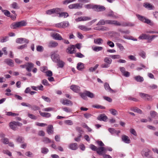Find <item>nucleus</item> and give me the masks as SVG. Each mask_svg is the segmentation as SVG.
<instances>
[{
    "label": "nucleus",
    "mask_w": 158,
    "mask_h": 158,
    "mask_svg": "<svg viewBox=\"0 0 158 158\" xmlns=\"http://www.w3.org/2000/svg\"><path fill=\"white\" fill-rule=\"evenodd\" d=\"M116 45L121 51H123L124 50L125 48L121 44L117 43L116 44Z\"/></svg>",
    "instance_id": "45"
},
{
    "label": "nucleus",
    "mask_w": 158,
    "mask_h": 158,
    "mask_svg": "<svg viewBox=\"0 0 158 158\" xmlns=\"http://www.w3.org/2000/svg\"><path fill=\"white\" fill-rule=\"evenodd\" d=\"M86 95L87 97L90 98H93L95 97V94L92 93L88 91H86Z\"/></svg>",
    "instance_id": "38"
},
{
    "label": "nucleus",
    "mask_w": 158,
    "mask_h": 158,
    "mask_svg": "<svg viewBox=\"0 0 158 158\" xmlns=\"http://www.w3.org/2000/svg\"><path fill=\"white\" fill-rule=\"evenodd\" d=\"M91 19V18L89 17L81 16L76 19V21L77 22H79L81 21H85L87 20H89Z\"/></svg>",
    "instance_id": "12"
},
{
    "label": "nucleus",
    "mask_w": 158,
    "mask_h": 158,
    "mask_svg": "<svg viewBox=\"0 0 158 158\" xmlns=\"http://www.w3.org/2000/svg\"><path fill=\"white\" fill-rule=\"evenodd\" d=\"M139 94L141 98H143L144 99L148 101H152V97L151 96L142 93H139Z\"/></svg>",
    "instance_id": "4"
},
{
    "label": "nucleus",
    "mask_w": 158,
    "mask_h": 158,
    "mask_svg": "<svg viewBox=\"0 0 158 158\" xmlns=\"http://www.w3.org/2000/svg\"><path fill=\"white\" fill-rule=\"evenodd\" d=\"M78 28L81 30L83 31H89L91 30V28L87 27L84 25H80L78 26Z\"/></svg>",
    "instance_id": "32"
},
{
    "label": "nucleus",
    "mask_w": 158,
    "mask_h": 158,
    "mask_svg": "<svg viewBox=\"0 0 158 158\" xmlns=\"http://www.w3.org/2000/svg\"><path fill=\"white\" fill-rule=\"evenodd\" d=\"M51 58L52 60L55 62H57L59 60V55L57 54L54 53L51 56Z\"/></svg>",
    "instance_id": "14"
},
{
    "label": "nucleus",
    "mask_w": 158,
    "mask_h": 158,
    "mask_svg": "<svg viewBox=\"0 0 158 158\" xmlns=\"http://www.w3.org/2000/svg\"><path fill=\"white\" fill-rule=\"evenodd\" d=\"M122 141L127 143H131V140L129 137L125 135H123L122 137Z\"/></svg>",
    "instance_id": "15"
},
{
    "label": "nucleus",
    "mask_w": 158,
    "mask_h": 158,
    "mask_svg": "<svg viewBox=\"0 0 158 158\" xmlns=\"http://www.w3.org/2000/svg\"><path fill=\"white\" fill-rule=\"evenodd\" d=\"M157 37V35H153L150 36L149 35H148V39H147L148 42L149 43L151 42L154 38Z\"/></svg>",
    "instance_id": "41"
},
{
    "label": "nucleus",
    "mask_w": 158,
    "mask_h": 158,
    "mask_svg": "<svg viewBox=\"0 0 158 158\" xmlns=\"http://www.w3.org/2000/svg\"><path fill=\"white\" fill-rule=\"evenodd\" d=\"M69 7L70 9H78L82 7V4L79 3L72 4L69 6Z\"/></svg>",
    "instance_id": "6"
},
{
    "label": "nucleus",
    "mask_w": 158,
    "mask_h": 158,
    "mask_svg": "<svg viewBox=\"0 0 158 158\" xmlns=\"http://www.w3.org/2000/svg\"><path fill=\"white\" fill-rule=\"evenodd\" d=\"M108 16L111 17L115 19H117L118 17L114 15V12L112 10L110 11L107 15Z\"/></svg>",
    "instance_id": "36"
},
{
    "label": "nucleus",
    "mask_w": 158,
    "mask_h": 158,
    "mask_svg": "<svg viewBox=\"0 0 158 158\" xmlns=\"http://www.w3.org/2000/svg\"><path fill=\"white\" fill-rule=\"evenodd\" d=\"M134 79L137 82H142L144 81V79L142 77L139 75L135 76L134 77Z\"/></svg>",
    "instance_id": "30"
},
{
    "label": "nucleus",
    "mask_w": 158,
    "mask_h": 158,
    "mask_svg": "<svg viewBox=\"0 0 158 158\" xmlns=\"http://www.w3.org/2000/svg\"><path fill=\"white\" fill-rule=\"evenodd\" d=\"M62 28H64L69 26V24L68 21H64L62 22Z\"/></svg>",
    "instance_id": "48"
},
{
    "label": "nucleus",
    "mask_w": 158,
    "mask_h": 158,
    "mask_svg": "<svg viewBox=\"0 0 158 158\" xmlns=\"http://www.w3.org/2000/svg\"><path fill=\"white\" fill-rule=\"evenodd\" d=\"M110 56L113 59H119L121 58V56L119 55H110Z\"/></svg>",
    "instance_id": "55"
},
{
    "label": "nucleus",
    "mask_w": 158,
    "mask_h": 158,
    "mask_svg": "<svg viewBox=\"0 0 158 158\" xmlns=\"http://www.w3.org/2000/svg\"><path fill=\"white\" fill-rule=\"evenodd\" d=\"M84 68V64L81 62H79L77 64V68L79 71H82Z\"/></svg>",
    "instance_id": "28"
},
{
    "label": "nucleus",
    "mask_w": 158,
    "mask_h": 158,
    "mask_svg": "<svg viewBox=\"0 0 158 158\" xmlns=\"http://www.w3.org/2000/svg\"><path fill=\"white\" fill-rule=\"evenodd\" d=\"M27 23L25 21L22 20L20 22L12 23L10 25V27L12 29H15L18 28L25 26L27 25Z\"/></svg>",
    "instance_id": "1"
},
{
    "label": "nucleus",
    "mask_w": 158,
    "mask_h": 158,
    "mask_svg": "<svg viewBox=\"0 0 158 158\" xmlns=\"http://www.w3.org/2000/svg\"><path fill=\"white\" fill-rule=\"evenodd\" d=\"M148 35L145 34H142L139 37V40H147Z\"/></svg>",
    "instance_id": "37"
},
{
    "label": "nucleus",
    "mask_w": 158,
    "mask_h": 158,
    "mask_svg": "<svg viewBox=\"0 0 158 158\" xmlns=\"http://www.w3.org/2000/svg\"><path fill=\"white\" fill-rule=\"evenodd\" d=\"M57 14H59V17H64L65 18L69 16L68 14L66 12H59Z\"/></svg>",
    "instance_id": "31"
},
{
    "label": "nucleus",
    "mask_w": 158,
    "mask_h": 158,
    "mask_svg": "<svg viewBox=\"0 0 158 158\" xmlns=\"http://www.w3.org/2000/svg\"><path fill=\"white\" fill-rule=\"evenodd\" d=\"M103 42V40L101 38H98L94 39V43L98 45L102 44Z\"/></svg>",
    "instance_id": "23"
},
{
    "label": "nucleus",
    "mask_w": 158,
    "mask_h": 158,
    "mask_svg": "<svg viewBox=\"0 0 158 158\" xmlns=\"http://www.w3.org/2000/svg\"><path fill=\"white\" fill-rule=\"evenodd\" d=\"M70 88L75 92H77L79 91L80 87L75 85H72L70 86Z\"/></svg>",
    "instance_id": "24"
},
{
    "label": "nucleus",
    "mask_w": 158,
    "mask_h": 158,
    "mask_svg": "<svg viewBox=\"0 0 158 158\" xmlns=\"http://www.w3.org/2000/svg\"><path fill=\"white\" fill-rule=\"evenodd\" d=\"M68 52L72 54L75 53L76 51H75V46L74 45H72L69 47L67 49Z\"/></svg>",
    "instance_id": "13"
},
{
    "label": "nucleus",
    "mask_w": 158,
    "mask_h": 158,
    "mask_svg": "<svg viewBox=\"0 0 158 158\" xmlns=\"http://www.w3.org/2000/svg\"><path fill=\"white\" fill-rule=\"evenodd\" d=\"M34 64L31 62H28L27 63V66L26 67V70L28 72H31V69L33 67Z\"/></svg>",
    "instance_id": "20"
},
{
    "label": "nucleus",
    "mask_w": 158,
    "mask_h": 158,
    "mask_svg": "<svg viewBox=\"0 0 158 158\" xmlns=\"http://www.w3.org/2000/svg\"><path fill=\"white\" fill-rule=\"evenodd\" d=\"M11 6L12 8L15 9H18L19 8L18 5L17 3L16 2H13L11 4Z\"/></svg>",
    "instance_id": "51"
},
{
    "label": "nucleus",
    "mask_w": 158,
    "mask_h": 158,
    "mask_svg": "<svg viewBox=\"0 0 158 158\" xmlns=\"http://www.w3.org/2000/svg\"><path fill=\"white\" fill-rule=\"evenodd\" d=\"M84 6L87 9H92L94 10V5H93L91 4H89L85 5Z\"/></svg>",
    "instance_id": "50"
},
{
    "label": "nucleus",
    "mask_w": 158,
    "mask_h": 158,
    "mask_svg": "<svg viewBox=\"0 0 158 158\" xmlns=\"http://www.w3.org/2000/svg\"><path fill=\"white\" fill-rule=\"evenodd\" d=\"M56 63H57V65L58 67L60 68H63L65 64L64 62L60 60L58 61Z\"/></svg>",
    "instance_id": "34"
},
{
    "label": "nucleus",
    "mask_w": 158,
    "mask_h": 158,
    "mask_svg": "<svg viewBox=\"0 0 158 158\" xmlns=\"http://www.w3.org/2000/svg\"><path fill=\"white\" fill-rule=\"evenodd\" d=\"M80 96L81 97L84 99L85 100H87L88 99L87 96L86 95V90L85 91L84 93H81Z\"/></svg>",
    "instance_id": "43"
},
{
    "label": "nucleus",
    "mask_w": 158,
    "mask_h": 158,
    "mask_svg": "<svg viewBox=\"0 0 158 158\" xmlns=\"http://www.w3.org/2000/svg\"><path fill=\"white\" fill-rule=\"evenodd\" d=\"M105 147H99L98 148L97 153L100 155L103 156L106 154Z\"/></svg>",
    "instance_id": "10"
},
{
    "label": "nucleus",
    "mask_w": 158,
    "mask_h": 158,
    "mask_svg": "<svg viewBox=\"0 0 158 158\" xmlns=\"http://www.w3.org/2000/svg\"><path fill=\"white\" fill-rule=\"evenodd\" d=\"M144 7L149 10L153 9L154 6L150 3L146 2L144 3L143 5Z\"/></svg>",
    "instance_id": "21"
},
{
    "label": "nucleus",
    "mask_w": 158,
    "mask_h": 158,
    "mask_svg": "<svg viewBox=\"0 0 158 158\" xmlns=\"http://www.w3.org/2000/svg\"><path fill=\"white\" fill-rule=\"evenodd\" d=\"M53 127L52 125H49L47 129V132L49 134H52L53 133Z\"/></svg>",
    "instance_id": "29"
},
{
    "label": "nucleus",
    "mask_w": 158,
    "mask_h": 158,
    "mask_svg": "<svg viewBox=\"0 0 158 158\" xmlns=\"http://www.w3.org/2000/svg\"><path fill=\"white\" fill-rule=\"evenodd\" d=\"M110 113L114 115H116L118 114L117 111L116 110L114 109H111L110 110Z\"/></svg>",
    "instance_id": "59"
},
{
    "label": "nucleus",
    "mask_w": 158,
    "mask_h": 158,
    "mask_svg": "<svg viewBox=\"0 0 158 158\" xmlns=\"http://www.w3.org/2000/svg\"><path fill=\"white\" fill-rule=\"evenodd\" d=\"M6 114L8 116H12L14 117L17 116L19 114L17 113H13L11 112H6Z\"/></svg>",
    "instance_id": "42"
},
{
    "label": "nucleus",
    "mask_w": 158,
    "mask_h": 158,
    "mask_svg": "<svg viewBox=\"0 0 158 158\" xmlns=\"http://www.w3.org/2000/svg\"><path fill=\"white\" fill-rule=\"evenodd\" d=\"M10 128L14 130H16L18 129L16 122H10Z\"/></svg>",
    "instance_id": "22"
},
{
    "label": "nucleus",
    "mask_w": 158,
    "mask_h": 158,
    "mask_svg": "<svg viewBox=\"0 0 158 158\" xmlns=\"http://www.w3.org/2000/svg\"><path fill=\"white\" fill-rule=\"evenodd\" d=\"M51 36L53 39L55 40H63V39L61 35L58 33H52L51 34Z\"/></svg>",
    "instance_id": "8"
},
{
    "label": "nucleus",
    "mask_w": 158,
    "mask_h": 158,
    "mask_svg": "<svg viewBox=\"0 0 158 158\" xmlns=\"http://www.w3.org/2000/svg\"><path fill=\"white\" fill-rule=\"evenodd\" d=\"M42 98L45 101L47 102H51V99L48 97L43 96L42 97Z\"/></svg>",
    "instance_id": "60"
},
{
    "label": "nucleus",
    "mask_w": 158,
    "mask_h": 158,
    "mask_svg": "<svg viewBox=\"0 0 158 158\" xmlns=\"http://www.w3.org/2000/svg\"><path fill=\"white\" fill-rule=\"evenodd\" d=\"M92 107L97 109H104L105 108V107L99 105H94Z\"/></svg>",
    "instance_id": "53"
},
{
    "label": "nucleus",
    "mask_w": 158,
    "mask_h": 158,
    "mask_svg": "<svg viewBox=\"0 0 158 158\" xmlns=\"http://www.w3.org/2000/svg\"><path fill=\"white\" fill-rule=\"evenodd\" d=\"M4 62L8 65L13 67L14 66V61L13 60L10 59H5Z\"/></svg>",
    "instance_id": "16"
},
{
    "label": "nucleus",
    "mask_w": 158,
    "mask_h": 158,
    "mask_svg": "<svg viewBox=\"0 0 158 158\" xmlns=\"http://www.w3.org/2000/svg\"><path fill=\"white\" fill-rule=\"evenodd\" d=\"M40 114L42 117L46 118H49L51 116L50 113L47 112H42L40 111H39Z\"/></svg>",
    "instance_id": "27"
},
{
    "label": "nucleus",
    "mask_w": 158,
    "mask_h": 158,
    "mask_svg": "<svg viewBox=\"0 0 158 158\" xmlns=\"http://www.w3.org/2000/svg\"><path fill=\"white\" fill-rule=\"evenodd\" d=\"M54 108L49 107L47 108H45L43 109V111L46 112L54 110Z\"/></svg>",
    "instance_id": "54"
},
{
    "label": "nucleus",
    "mask_w": 158,
    "mask_h": 158,
    "mask_svg": "<svg viewBox=\"0 0 158 158\" xmlns=\"http://www.w3.org/2000/svg\"><path fill=\"white\" fill-rule=\"evenodd\" d=\"M28 116L31 119L35 120L37 119L36 117L32 114L28 113Z\"/></svg>",
    "instance_id": "64"
},
{
    "label": "nucleus",
    "mask_w": 158,
    "mask_h": 158,
    "mask_svg": "<svg viewBox=\"0 0 158 158\" xmlns=\"http://www.w3.org/2000/svg\"><path fill=\"white\" fill-rule=\"evenodd\" d=\"M89 148H90L93 151H97L98 148L97 147L95 146V145H94L93 144H90V145Z\"/></svg>",
    "instance_id": "58"
},
{
    "label": "nucleus",
    "mask_w": 158,
    "mask_h": 158,
    "mask_svg": "<svg viewBox=\"0 0 158 158\" xmlns=\"http://www.w3.org/2000/svg\"><path fill=\"white\" fill-rule=\"evenodd\" d=\"M42 141L45 143L46 144L50 143H54V141H51L50 139L47 137H44L43 138Z\"/></svg>",
    "instance_id": "35"
},
{
    "label": "nucleus",
    "mask_w": 158,
    "mask_h": 158,
    "mask_svg": "<svg viewBox=\"0 0 158 158\" xmlns=\"http://www.w3.org/2000/svg\"><path fill=\"white\" fill-rule=\"evenodd\" d=\"M48 151V149L46 148L43 147L41 148V152L42 153L46 154Z\"/></svg>",
    "instance_id": "46"
},
{
    "label": "nucleus",
    "mask_w": 158,
    "mask_h": 158,
    "mask_svg": "<svg viewBox=\"0 0 158 158\" xmlns=\"http://www.w3.org/2000/svg\"><path fill=\"white\" fill-rule=\"evenodd\" d=\"M106 24H114L116 26H121L123 25L121 24L119 22H118L116 20H106Z\"/></svg>",
    "instance_id": "9"
},
{
    "label": "nucleus",
    "mask_w": 158,
    "mask_h": 158,
    "mask_svg": "<svg viewBox=\"0 0 158 158\" xmlns=\"http://www.w3.org/2000/svg\"><path fill=\"white\" fill-rule=\"evenodd\" d=\"M62 103L64 105L72 106L73 104V102L67 99H63Z\"/></svg>",
    "instance_id": "17"
},
{
    "label": "nucleus",
    "mask_w": 158,
    "mask_h": 158,
    "mask_svg": "<svg viewBox=\"0 0 158 158\" xmlns=\"http://www.w3.org/2000/svg\"><path fill=\"white\" fill-rule=\"evenodd\" d=\"M106 20H105L103 19H101L98 22L96 25L97 26L104 25L105 24H106Z\"/></svg>",
    "instance_id": "40"
},
{
    "label": "nucleus",
    "mask_w": 158,
    "mask_h": 158,
    "mask_svg": "<svg viewBox=\"0 0 158 158\" xmlns=\"http://www.w3.org/2000/svg\"><path fill=\"white\" fill-rule=\"evenodd\" d=\"M16 42L17 43L22 44L24 43L27 44L29 43L28 40L24 38H19L16 40Z\"/></svg>",
    "instance_id": "11"
},
{
    "label": "nucleus",
    "mask_w": 158,
    "mask_h": 158,
    "mask_svg": "<svg viewBox=\"0 0 158 158\" xmlns=\"http://www.w3.org/2000/svg\"><path fill=\"white\" fill-rule=\"evenodd\" d=\"M62 109L67 113L70 112L72 110L71 109L66 107H62Z\"/></svg>",
    "instance_id": "52"
},
{
    "label": "nucleus",
    "mask_w": 158,
    "mask_h": 158,
    "mask_svg": "<svg viewBox=\"0 0 158 158\" xmlns=\"http://www.w3.org/2000/svg\"><path fill=\"white\" fill-rule=\"evenodd\" d=\"M103 48V47L99 46L92 47V49L94 51L96 52L102 50Z\"/></svg>",
    "instance_id": "33"
},
{
    "label": "nucleus",
    "mask_w": 158,
    "mask_h": 158,
    "mask_svg": "<svg viewBox=\"0 0 158 158\" xmlns=\"http://www.w3.org/2000/svg\"><path fill=\"white\" fill-rule=\"evenodd\" d=\"M106 8L102 6L94 5V10L96 11H102L105 10Z\"/></svg>",
    "instance_id": "5"
},
{
    "label": "nucleus",
    "mask_w": 158,
    "mask_h": 158,
    "mask_svg": "<svg viewBox=\"0 0 158 158\" xmlns=\"http://www.w3.org/2000/svg\"><path fill=\"white\" fill-rule=\"evenodd\" d=\"M36 50L38 52H42L43 51L44 48L41 46L39 45L37 47Z\"/></svg>",
    "instance_id": "62"
},
{
    "label": "nucleus",
    "mask_w": 158,
    "mask_h": 158,
    "mask_svg": "<svg viewBox=\"0 0 158 158\" xmlns=\"http://www.w3.org/2000/svg\"><path fill=\"white\" fill-rule=\"evenodd\" d=\"M58 45V43L53 40L50 41L48 43L47 46L49 48H54L57 47Z\"/></svg>",
    "instance_id": "7"
},
{
    "label": "nucleus",
    "mask_w": 158,
    "mask_h": 158,
    "mask_svg": "<svg viewBox=\"0 0 158 158\" xmlns=\"http://www.w3.org/2000/svg\"><path fill=\"white\" fill-rule=\"evenodd\" d=\"M64 123L65 124L69 125H72L73 124V121L70 120H65L64 121Z\"/></svg>",
    "instance_id": "49"
},
{
    "label": "nucleus",
    "mask_w": 158,
    "mask_h": 158,
    "mask_svg": "<svg viewBox=\"0 0 158 158\" xmlns=\"http://www.w3.org/2000/svg\"><path fill=\"white\" fill-rule=\"evenodd\" d=\"M17 141L19 143H23L24 141V139L22 137H18L16 139Z\"/></svg>",
    "instance_id": "56"
},
{
    "label": "nucleus",
    "mask_w": 158,
    "mask_h": 158,
    "mask_svg": "<svg viewBox=\"0 0 158 158\" xmlns=\"http://www.w3.org/2000/svg\"><path fill=\"white\" fill-rule=\"evenodd\" d=\"M150 152V151L149 149H146L143 151L142 154L145 157H148L150 156L149 153Z\"/></svg>",
    "instance_id": "25"
},
{
    "label": "nucleus",
    "mask_w": 158,
    "mask_h": 158,
    "mask_svg": "<svg viewBox=\"0 0 158 158\" xmlns=\"http://www.w3.org/2000/svg\"><path fill=\"white\" fill-rule=\"evenodd\" d=\"M77 144L76 143H74L70 144L69 146V148L70 149L72 150H76L78 148Z\"/></svg>",
    "instance_id": "19"
},
{
    "label": "nucleus",
    "mask_w": 158,
    "mask_h": 158,
    "mask_svg": "<svg viewBox=\"0 0 158 158\" xmlns=\"http://www.w3.org/2000/svg\"><path fill=\"white\" fill-rule=\"evenodd\" d=\"M108 130L112 134L116 133L117 132V131L114 128H109L108 129Z\"/></svg>",
    "instance_id": "63"
},
{
    "label": "nucleus",
    "mask_w": 158,
    "mask_h": 158,
    "mask_svg": "<svg viewBox=\"0 0 158 158\" xmlns=\"http://www.w3.org/2000/svg\"><path fill=\"white\" fill-rule=\"evenodd\" d=\"M107 118V117L104 114H101L97 117L98 120L104 121H106Z\"/></svg>",
    "instance_id": "18"
},
{
    "label": "nucleus",
    "mask_w": 158,
    "mask_h": 158,
    "mask_svg": "<svg viewBox=\"0 0 158 158\" xmlns=\"http://www.w3.org/2000/svg\"><path fill=\"white\" fill-rule=\"evenodd\" d=\"M104 87L105 89L110 92H114L113 90L110 87L109 84L107 83H105L104 84Z\"/></svg>",
    "instance_id": "26"
},
{
    "label": "nucleus",
    "mask_w": 158,
    "mask_h": 158,
    "mask_svg": "<svg viewBox=\"0 0 158 158\" xmlns=\"http://www.w3.org/2000/svg\"><path fill=\"white\" fill-rule=\"evenodd\" d=\"M132 110L135 112H136L139 114H141L142 113V110L137 107L134 108Z\"/></svg>",
    "instance_id": "61"
},
{
    "label": "nucleus",
    "mask_w": 158,
    "mask_h": 158,
    "mask_svg": "<svg viewBox=\"0 0 158 158\" xmlns=\"http://www.w3.org/2000/svg\"><path fill=\"white\" fill-rule=\"evenodd\" d=\"M150 115L152 118H155L158 115L157 113L154 111H151L150 112Z\"/></svg>",
    "instance_id": "47"
},
{
    "label": "nucleus",
    "mask_w": 158,
    "mask_h": 158,
    "mask_svg": "<svg viewBox=\"0 0 158 158\" xmlns=\"http://www.w3.org/2000/svg\"><path fill=\"white\" fill-rule=\"evenodd\" d=\"M63 11V9L62 8H56L48 10L46 11V13L48 15H51L54 13L57 14L59 12H61Z\"/></svg>",
    "instance_id": "2"
},
{
    "label": "nucleus",
    "mask_w": 158,
    "mask_h": 158,
    "mask_svg": "<svg viewBox=\"0 0 158 158\" xmlns=\"http://www.w3.org/2000/svg\"><path fill=\"white\" fill-rule=\"evenodd\" d=\"M2 11L4 13V14L7 17H10V12L6 10H2Z\"/></svg>",
    "instance_id": "57"
},
{
    "label": "nucleus",
    "mask_w": 158,
    "mask_h": 158,
    "mask_svg": "<svg viewBox=\"0 0 158 158\" xmlns=\"http://www.w3.org/2000/svg\"><path fill=\"white\" fill-rule=\"evenodd\" d=\"M1 142L5 144H8L9 143V139H8L6 138H5L3 139H1Z\"/></svg>",
    "instance_id": "44"
},
{
    "label": "nucleus",
    "mask_w": 158,
    "mask_h": 158,
    "mask_svg": "<svg viewBox=\"0 0 158 158\" xmlns=\"http://www.w3.org/2000/svg\"><path fill=\"white\" fill-rule=\"evenodd\" d=\"M136 16L138 17V19L141 21L148 24H151V21L150 20L147 19L145 18L144 17L141 16L139 15H137Z\"/></svg>",
    "instance_id": "3"
},
{
    "label": "nucleus",
    "mask_w": 158,
    "mask_h": 158,
    "mask_svg": "<svg viewBox=\"0 0 158 158\" xmlns=\"http://www.w3.org/2000/svg\"><path fill=\"white\" fill-rule=\"evenodd\" d=\"M104 62L106 63L110 64L112 63V60L108 57H106L104 59Z\"/></svg>",
    "instance_id": "39"
}]
</instances>
